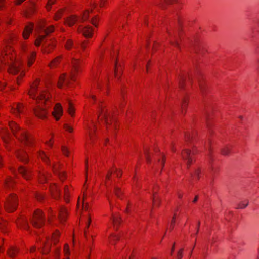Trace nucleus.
<instances>
[{"mask_svg":"<svg viewBox=\"0 0 259 259\" xmlns=\"http://www.w3.org/2000/svg\"><path fill=\"white\" fill-rule=\"evenodd\" d=\"M69 82V79H66L65 74H62L60 77L58 82V87L61 88L63 84H68Z\"/></svg>","mask_w":259,"mask_h":259,"instance_id":"obj_18","label":"nucleus"},{"mask_svg":"<svg viewBox=\"0 0 259 259\" xmlns=\"http://www.w3.org/2000/svg\"><path fill=\"white\" fill-rule=\"evenodd\" d=\"M80 46H81V49H82L83 50H84V49H85V47H86V46H85V45L84 42L82 43V44H81Z\"/></svg>","mask_w":259,"mask_h":259,"instance_id":"obj_64","label":"nucleus"},{"mask_svg":"<svg viewBox=\"0 0 259 259\" xmlns=\"http://www.w3.org/2000/svg\"><path fill=\"white\" fill-rule=\"evenodd\" d=\"M66 211L65 208H61L59 212L58 218L61 222L65 221L66 217Z\"/></svg>","mask_w":259,"mask_h":259,"instance_id":"obj_20","label":"nucleus"},{"mask_svg":"<svg viewBox=\"0 0 259 259\" xmlns=\"http://www.w3.org/2000/svg\"><path fill=\"white\" fill-rule=\"evenodd\" d=\"M38 31L39 34L35 43V45L37 46L40 45V43L47 35L54 31V26L52 25L48 27H46L45 24L42 22L39 25Z\"/></svg>","mask_w":259,"mask_h":259,"instance_id":"obj_1","label":"nucleus"},{"mask_svg":"<svg viewBox=\"0 0 259 259\" xmlns=\"http://www.w3.org/2000/svg\"><path fill=\"white\" fill-rule=\"evenodd\" d=\"M186 79V77L184 75H182L180 77V80H179V86L180 88L183 87V84L184 81Z\"/></svg>","mask_w":259,"mask_h":259,"instance_id":"obj_43","label":"nucleus"},{"mask_svg":"<svg viewBox=\"0 0 259 259\" xmlns=\"http://www.w3.org/2000/svg\"><path fill=\"white\" fill-rule=\"evenodd\" d=\"M33 28V26L31 24L26 26L23 32V36L25 39L28 38L29 34L32 32Z\"/></svg>","mask_w":259,"mask_h":259,"instance_id":"obj_15","label":"nucleus"},{"mask_svg":"<svg viewBox=\"0 0 259 259\" xmlns=\"http://www.w3.org/2000/svg\"><path fill=\"white\" fill-rule=\"evenodd\" d=\"M13 110V112L15 114L22 113L23 112V106L22 104H18Z\"/></svg>","mask_w":259,"mask_h":259,"instance_id":"obj_21","label":"nucleus"},{"mask_svg":"<svg viewBox=\"0 0 259 259\" xmlns=\"http://www.w3.org/2000/svg\"><path fill=\"white\" fill-rule=\"evenodd\" d=\"M17 156L18 158L24 163L28 162L27 155L25 152L21 151L18 152Z\"/></svg>","mask_w":259,"mask_h":259,"instance_id":"obj_16","label":"nucleus"},{"mask_svg":"<svg viewBox=\"0 0 259 259\" xmlns=\"http://www.w3.org/2000/svg\"><path fill=\"white\" fill-rule=\"evenodd\" d=\"M230 152V149L228 147H225L222 149L221 152L223 155H227Z\"/></svg>","mask_w":259,"mask_h":259,"instance_id":"obj_42","label":"nucleus"},{"mask_svg":"<svg viewBox=\"0 0 259 259\" xmlns=\"http://www.w3.org/2000/svg\"><path fill=\"white\" fill-rule=\"evenodd\" d=\"M199 87H200V90L202 92H203V84L202 82H201L200 81H199Z\"/></svg>","mask_w":259,"mask_h":259,"instance_id":"obj_60","label":"nucleus"},{"mask_svg":"<svg viewBox=\"0 0 259 259\" xmlns=\"http://www.w3.org/2000/svg\"><path fill=\"white\" fill-rule=\"evenodd\" d=\"M55 0H48V4L47 5V9L49 10L50 9L51 6L54 4Z\"/></svg>","mask_w":259,"mask_h":259,"instance_id":"obj_46","label":"nucleus"},{"mask_svg":"<svg viewBox=\"0 0 259 259\" xmlns=\"http://www.w3.org/2000/svg\"><path fill=\"white\" fill-rule=\"evenodd\" d=\"M63 110L61 105L57 103L54 107V111L52 114L57 120H58L60 117L62 115Z\"/></svg>","mask_w":259,"mask_h":259,"instance_id":"obj_10","label":"nucleus"},{"mask_svg":"<svg viewBox=\"0 0 259 259\" xmlns=\"http://www.w3.org/2000/svg\"><path fill=\"white\" fill-rule=\"evenodd\" d=\"M73 46V42L71 40L68 39L65 44V48L67 49H70Z\"/></svg>","mask_w":259,"mask_h":259,"instance_id":"obj_39","label":"nucleus"},{"mask_svg":"<svg viewBox=\"0 0 259 259\" xmlns=\"http://www.w3.org/2000/svg\"><path fill=\"white\" fill-rule=\"evenodd\" d=\"M164 161H165V159H164V156H162V158L161 160L160 159H158V162L160 163V164L162 166V167H163L164 166Z\"/></svg>","mask_w":259,"mask_h":259,"instance_id":"obj_51","label":"nucleus"},{"mask_svg":"<svg viewBox=\"0 0 259 259\" xmlns=\"http://www.w3.org/2000/svg\"><path fill=\"white\" fill-rule=\"evenodd\" d=\"M144 154L146 158V161L148 163L150 162V158L149 155L148 150L146 148L144 149Z\"/></svg>","mask_w":259,"mask_h":259,"instance_id":"obj_40","label":"nucleus"},{"mask_svg":"<svg viewBox=\"0 0 259 259\" xmlns=\"http://www.w3.org/2000/svg\"><path fill=\"white\" fill-rule=\"evenodd\" d=\"M78 31L82 33L83 35L86 37H91L92 35L93 30L92 28L89 26H87L84 27H80L78 28Z\"/></svg>","mask_w":259,"mask_h":259,"instance_id":"obj_12","label":"nucleus"},{"mask_svg":"<svg viewBox=\"0 0 259 259\" xmlns=\"http://www.w3.org/2000/svg\"><path fill=\"white\" fill-rule=\"evenodd\" d=\"M68 113L69 114H70L71 116H72L73 113L74 112V109L72 107L71 103L69 101L68 102Z\"/></svg>","mask_w":259,"mask_h":259,"instance_id":"obj_32","label":"nucleus"},{"mask_svg":"<svg viewBox=\"0 0 259 259\" xmlns=\"http://www.w3.org/2000/svg\"><path fill=\"white\" fill-rule=\"evenodd\" d=\"M51 191L53 196L55 198H59L60 196V190L57 186L53 185L50 187Z\"/></svg>","mask_w":259,"mask_h":259,"instance_id":"obj_14","label":"nucleus"},{"mask_svg":"<svg viewBox=\"0 0 259 259\" xmlns=\"http://www.w3.org/2000/svg\"><path fill=\"white\" fill-rule=\"evenodd\" d=\"M96 18H93V19H92V20H91V22H92V24H93L94 25H95V26H97V25H96Z\"/></svg>","mask_w":259,"mask_h":259,"instance_id":"obj_61","label":"nucleus"},{"mask_svg":"<svg viewBox=\"0 0 259 259\" xmlns=\"http://www.w3.org/2000/svg\"><path fill=\"white\" fill-rule=\"evenodd\" d=\"M46 179V177L44 174H42L40 176L39 180L41 182H43Z\"/></svg>","mask_w":259,"mask_h":259,"instance_id":"obj_54","label":"nucleus"},{"mask_svg":"<svg viewBox=\"0 0 259 259\" xmlns=\"http://www.w3.org/2000/svg\"><path fill=\"white\" fill-rule=\"evenodd\" d=\"M248 204V201L247 200H245L244 201L241 202L238 205L236 208L239 209H243L245 208Z\"/></svg>","mask_w":259,"mask_h":259,"instance_id":"obj_29","label":"nucleus"},{"mask_svg":"<svg viewBox=\"0 0 259 259\" xmlns=\"http://www.w3.org/2000/svg\"><path fill=\"white\" fill-rule=\"evenodd\" d=\"M120 237L116 235H114L112 237V241H117L119 239Z\"/></svg>","mask_w":259,"mask_h":259,"instance_id":"obj_53","label":"nucleus"},{"mask_svg":"<svg viewBox=\"0 0 259 259\" xmlns=\"http://www.w3.org/2000/svg\"><path fill=\"white\" fill-rule=\"evenodd\" d=\"M45 221V219L42 211L40 210H37L34 213L31 223L35 227L40 228L44 224Z\"/></svg>","mask_w":259,"mask_h":259,"instance_id":"obj_3","label":"nucleus"},{"mask_svg":"<svg viewBox=\"0 0 259 259\" xmlns=\"http://www.w3.org/2000/svg\"><path fill=\"white\" fill-rule=\"evenodd\" d=\"M112 174V172L111 171H109L108 174L106 176V179H110V178L111 177V175Z\"/></svg>","mask_w":259,"mask_h":259,"instance_id":"obj_62","label":"nucleus"},{"mask_svg":"<svg viewBox=\"0 0 259 259\" xmlns=\"http://www.w3.org/2000/svg\"><path fill=\"white\" fill-rule=\"evenodd\" d=\"M90 13L89 10H87L84 12V13L83 14L82 19L83 21H85L88 19L89 14Z\"/></svg>","mask_w":259,"mask_h":259,"instance_id":"obj_44","label":"nucleus"},{"mask_svg":"<svg viewBox=\"0 0 259 259\" xmlns=\"http://www.w3.org/2000/svg\"><path fill=\"white\" fill-rule=\"evenodd\" d=\"M114 192H115V195L118 197L120 198V195L122 193V192L120 190V188L117 187H115L114 188Z\"/></svg>","mask_w":259,"mask_h":259,"instance_id":"obj_41","label":"nucleus"},{"mask_svg":"<svg viewBox=\"0 0 259 259\" xmlns=\"http://www.w3.org/2000/svg\"><path fill=\"white\" fill-rule=\"evenodd\" d=\"M62 151L65 155L67 156H68V153H69V151L68 150L66 147H65V146H62Z\"/></svg>","mask_w":259,"mask_h":259,"instance_id":"obj_45","label":"nucleus"},{"mask_svg":"<svg viewBox=\"0 0 259 259\" xmlns=\"http://www.w3.org/2000/svg\"><path fill=\"white\" fill-rule=\"evenodd\" d=\"M5 86H6V83L5 82L2 83L0 85V89L1 90H3L5 88Z\"/></svg>","mask_w":259,"mask_h":259,"instance_id":"obj_63","label":"nucleus"},{"mask_svg":"<svg viewBox=\"0 0 259 259\" xmlns=\"http://www.w3.org/2000/svg\"><path fill=\"white\" fill-rule=\"evenodd\" d=\"M61 17V13L60 12H58L57 14H56L55 16V19L58 20Z\"/></svg>","mask_w":259,"mask_h":259,"instance_id":"obj_56","label":"nucleus"},{"mask_svg":"<svg viewBox=\"0 0 259 259\" xmlns=\"http://www.w3.org/2000/svg\"><path fill=\"white\" fill-rule=\"evenodd\" d=\"M21 140L27 146L32 144V138L31 136L25 131H21L20 133Z\"/></svg>","mask_w":259,"mask_h":259,"instance_id":"obj_9","label":"nucleus"},{"mask_svg":"<svg viewBox=\"0 0 259 259\" xmlns=\"http://www.w3.org/2000/svg\"><path fill=\"white\" fill-rule=\"evenodd\" d=\"M36 56V53L34 52H30L27 56L28 59V65L29 66H30L34 60L35 57Z\"/></svg>","mask_w":259,"mask_h":259,"instance_id":"obj_19","label":"nucleus"},{"mask_svg":"<svg viewBox=\"0 0 259 259\" xmlns=\"http://www.w3.org/2000/svg\"><path fill=\"white\" fill-rule=\"evenodd\" d=\"M38 83V81H36L31 85L29 91V95L32 98L36 99L37 100L39 99L43 101V102H45L47 100L45 96L41 93H40L39 94L36 93Z\"/></svg>","mask_w":259,"mask_h":259,"instance_id":"obj_4","label":"nucleus"},{"mask_svg":"<svg viewBox=\"0 0 259 259\" xmlns=\"http://www.w3.org/2000/svg\"><path fill=\"white\" fill-rule=\"evenodd\" d=\"M10 126L14 134L16 135V131L19 130L18 125L14 122H12L10 123Z\"/></svg>","mask_w":259,"mask_h":259,"instance_id":"obj_26","label":"nucleus"},{"mask_svg":"<svg viewBox=\"0 0 259 259\" xmlns=\"http://www.w3.org/2000/svg\"><path fill=\"white\" fill-rule=\"evenodd\" d=\"M183 249H180L177 254V258L178 259H181L183 257Z\"/></svg>","mask_w":259,"mask_h":259,"instance_id":"obj_47","label":"nucleus"},{"mask_svg":"<svg viewBox=\"0 0 259 259\" xmlns=\"http://www.w3.org/2000/svg\"><path fill=\"white\" fill-rule=\"evenodd\" d=\"M18 252L17 249L15 247H12L11 249L8 251V254L11 257H13L16 253Z\"/></svg>","mask_w":259,"mask_h":259,"instance_id":"obj_25","label":"nucleus"},{"mask_svg":"<svg viewBox=\"0 0 259 259\" xmlns=\"http://www.w3.org/2000/svg\"><path fill=\"white\" fill-rule=\"evenodd\" d=\"M77 21V18L75 16H70L68 17L65 22L69 25L72 26Z\"/></svg>","mask_w":259,"mask_h":259,"instance_id":"obj_22","label":"nucleus"},{"mask_svg":"<svg viewBox=\"0 0 259 259\" xmlns=\"http://www.w3.org/2000/svg\"><path fill=\"white\" fill-rule=\"evenodd\" d=\"M59 57H58L52 61V62L49 64L50 67L52 68L56 67L59 62Z\"/></svg>","mask_w":259,"mask_h":259,"instance_id":"obj_28","label":"nucleus"},{"mask_svg":"<svg viewBox=\"0 0 259 259\" xmlns=\"http://www.w3.org/2000/svg\"><path fill=\"white\" fill-rule=\"evenodd\" d=\"M36 198L39 201L41 200L44 198V196L42 194L40 193H37L36 194Z\"/></svg>","mask_w":259,"mask_h":259,"instance_id":"obj_49","label":"nucleus"},{"mask_svg":"<svg viewBox=\"0 0 259 259\" xmlns=\"http://www.w3.org/2000/svg\"><path fill=\"white\" fill-rule=\"evenodd\" d=\"M19 171L25 179L28 180L31 177V170L30 168L21 166Z\"/></svg>","mask_w":259,"mask_h":259,"instance_id":"obj_11","label":"nucleus"},{"mask_svg":"<svg viewBox=\"0 0 259 259\" xmlns=\"http://www.w3.org/2000/svg\"><path fill=\"white\" fill-rule=\"evenodd\" d=\"M64 128L65 129L66 131H67L69 132H72V128L71 127L69 126L67 124H65L64 125Z\"/></svg>","mask_w":259,"mask_h":259,"instance_id":"obj_48","label":"nucleus"},{"mask_svg":"<svg viewBox=\"0 0 259 259\" xmlns=\"http://www.w3.org/2000/svg\"><path fill=\"white\" fill-rule=\"evenodd\" d=\"M34 112L37 116L41 118H44L46 116L47 112L46 109L40 105H39L34 109Z\"/></svg>","mask_w":259,"mask_h":259,"instance_id":"obj_13","label":"nucleus"},{"mask_svg":"<svg viewBox=\"0 0 259 259\" xmlns=\"http://www.w3.org/2000/svg\"><path fill=\"white\" fill-rule=\"evenodd\" d=\"M18 223L22 225L26 229L28 228L27 220L24 217L20 218L19 220Z\"/></svg>","mask_w":259,"mask_h":259,"instance_id":"obj_23","label":"nucleus"},{"mask_svg":"<svg viewBox=\"0 0 259 259\" xmlns=\"http://www.w3.org/2000/svg\"><path fill=\"white\" fill-rule=\"evenodd\" d=\"M158 2L157 3L158 5H160V6L162 8H164L165 4H168L172 3L175 0H158Z\"/></svg>","mask_w":259,"mask_h":259,"instance_id":"obj_24","label":"nucleus"},{"mask_svg":"<svg viewBox=\"0 0 259 259\" xmlns=\"http://www.w3.org/2000/svg\"><path fill=\"white\" fill-rule=\"evenodd\" d=\"M95 132V129H92L91 128H89V136L90 137V139L92 140L93 138V133Z\"/></svg>","mask_w":259,"mask_h":259,"instance_id":"obj_50","label":"nucleus"},{"mask_svg":"<svg viewBox=\"0 0 259 259\" xmlns=\"http://www.w3.org/2000/svg\"><path fill=\"white\" fill-rule=\"evenodd\" d=\"M5 183H6V186L8 188H10V187H12L14 182L13 180L11 178H9L6 180Z\"/></svg>","mask_w":259,"mask_h":259,"instance_id":"obj_31","label":"nucleus"},{"mask_svg":"<svg viewBox=\"0 0 259 259\" xmlns=\"http://www.w3.org/2000/svg\"><path fill=\"white\" fill-rule=\"evenodd\" d=\"M39 156L45 162H48L49 159L47 155L43 152H41L39 153Z\"/></svg>","mask_w":259,"mask_h":259,"instance_id":"obj_35","label":"nucleus"},{"mask_svg":"<svg viewBox=\"0 0 259 259\" xmlns=\"http://www.w3.org/2000/svg\"><path fill=\"white\" fill-rule=\"evenodd\" d=\"M115 75L116 77H118V69H117V62H115Z\"/></svg>","mask_w":259,"mask_h":259,"instance_id":"obj_55","label":"nucleus"},{"mask_svg":"<svg viewBox=\"0 0 259 259\" xmlns=\"http://www.w3.org/2000/svg\"><path fill=\"white\" fill-rule=\"evenodd\" d=\"M5 51L4 52H2L1 55H0V60L1 61V62L3 64H6V61H5V56H6V57L7 58H8V56H7V54H5Z\"/></svg>","mask_w":259,"mask_h":259,"instance_id":"obj_36","label":"nucleus"},{"mask_svg":"<svg viewBox=\"0 0 259 259\" xmlns=\"http://www.w3.org/2000/svg\"><path fill=\"white\" fill-rule=\"evenodd\" d=\"M72 70L69 76V79L74 80L75 74L79 71L80 60L73 59L72 61Z\"/></svg>","mask_w":259,"mask_h":259,"instance_id":"obj_7","label":"nucleus"},{"mask_svg":"<svg viewBox=\"0 0 259 259\" xmlns=\"http://www.w3.org/2000/svg\"><path fill=\"white\" fill-rule=\"evenodd\" d=\"M6 210L8 212H12L16 209L17 198L13 195H11L4 203Z\"/></svg>","mask_w":259,"mask_h":259,"instance_id":"obj_2","label":"nucleus"},{"mask_svg":"<svg viewBox=\"0 0 259 259\" xmlns=\"http://www.w3.org/2000/svg\"><path fill=\"white\" fill-rule=\"evenodd\" d=\"M195 153L194 151L191 152L189 149H185L183 150L181 153V156L184 160H185L188 166L189 167L192 162L193 157L192 155Z\"/></svg>","mask_w":259,"mask_h":259,"instance_id":"obj_6","label":"nucleus"},{"mask_svg":"<svg viewBox=\"0 0 259 259\" xmlns=\"http://www.w3.org/2000/svg\"><path fill=\"white\" fill-rule=\"evenodd\" d=\"M2 137L4 141L7 142L10 138L9 133L7 131H4V135H3Z\"/></svg>","mask_w":259,"mask_h":259,"instance_id":"obj_37","label":"nucleus"},{"mask_svg":"<svg viewBox=\"0 0 259 259\" xmlns=\"http://www.w3.org/2000/svg\"><path fill=\"white\" fill-rule=\"evenodd\" d=\"M11 63L9 66V71L10 73L16 74L20 72V76L24 75V73L20 69V66L21 63L19 61H13V59L11 58Z\"/></svg>","mask_w":259,"mask_h":259,"instance_id":"obj_5","label":"nucleus"},{"mask_svg":"<svg viewBox=\"0 0 259 259\" xmlns=\"http://www.w3.org/2000/svg\"><path fill=\"white\" fill-rule=\"evenodd\" d=\"M200 171L199 169H197L195 171V176L196 177H197L198 179H199V174H200Z\"/></svg>","mask_w":259,"mask_h":259,"instance_id":"obj_58","label":"nucleus"},{"mask_svg":"<svg viewBox=\"0 0 259 259\" xmlns=\"http://www.w3.org/2000/svg\"><path fill=\"white\" fill-rule=\"evenodd\" d=\"M186 104V100L185 99H184L183 100V104L182 105V111L184 110Z\"/></svg>","mask_w":259,"mask_h":259,"instance_id":"obj_57","label":"nucleus"},{"mask_svg":"<svg viewBox=\"0 0 259 259\" xmlns=\"http://www.w3.org/2000/svg\"><path fill=\"white\" fill-rule=\"evenodd\" d=\"M64 251L65 255L66 256L65 259H69L68 255L69 253V247L67 244L65 245L64 248Z\"/></svg>","mask_w":259,"mask_h":259,"instance_id":"obj_38","label":"nucleus"},{"mask_svg":"<svg viewBox=\"0 0 259 259\" xmlns=\"http://www.w3.org/2000/svg\"><path fill=\"white\" fill-rule=\"evenodd\" d=\"M58 175L59 176L60 179L62 180H63L65 177V174L63 171H60L58 173Z\"/></svg>","mask_w":259,"mask_h":259,"instance_id":"obj_52","label":"nucleus"},{"mask_svg":"<svg viewBox=\"0 0 259 259\" xmlns=\"http://www.w3.org/2000/svg\"><path fill=\"white\" fill-rule=\"evenodd\" d=\"M155 194L156 192L153 193V202L155 205H157V206H159L160 205V200L156 197V196H155Z\"/></svg>","mask_w":259,"mask_h":259,"instance_id":"obj_34","label":"nucleus"},{"mask_svg":"<svg viewBox=\"0 0 259 259\" xmlns=\"http://www.w3.org/2000/svg\"><path fill=\"white\" fill-rule=\"evenodd\" d=\"M68 188L67 186H65L64 188V198L66 202H68Z\"/></svg>","mask_w":259,"mask_h":259,"instance_id":"obj_30","label":"nucleus"},{"mask_svg":"<svg viewBox=\"0 0 259 259\" xmlns=\"http://www.w3.org/2000/svg\"><path fill=\"white\" fill-rule=\"evenodd\" d=\"M112 220L114 228L117 230V227L121 222V217L119 215H113Z\"/></svg>","mask_w":259,"mask_h":259,"instance_id":"obj_17","label":"nucleus"},{"mask_svg":"<svg viewBox=\"0 0 259 259\" xmlns=\"http://www.w3.org/2000/svg\"><path fill=\"white\" fill-rule=\"evenodd\" d=\"M59 235V233L58 232H56L53 234L52 241L53 242L54 244L56 243L58 241V237Z\"/></svg>","mask_w":259,"mask_h":259,"instance_id":"obj_33","label":"nucleus"},{"mask_svg":"<svg viewBox=\"0 0 259 259\" xmlns=\"http://www.w3.org/2000/svg\"><path fill=\"white\" fill-rule=\"evenodd\" d=\"M175 41L174 42H171V44H172L173 45H175L176 46H178V40L176 39V36H175Z\"/></svg>","mask_w":259,"mask_h":259,"instance_id":"obj_59","label":"nucleus"},{"mask_svg":"<svg viewBox=\"0 0 259 259\" xmlns=\"http://www.w3.org/2000/svg\"><path fill=\"white\" fill-rule=\"evenodd\" d=\"M104 118L105 122L106 123L107 128L108 131L110 130V126L111 125L113 122H115V120L112 118V117L108 114L106 111H105L103 109H101V113Z\"/></svg>","mask_w":259,"mask_h":259,"instance_id":"obj_8","label":"nucleus"},{"mask_svg":"<svg viewBox=\"0 0 259 259\" xmlns=\"http://www.w3.org/2000/svg\"><path fill=\"white\" fill-rule=\"evenodd\" d=\"M50 46H53V45L47 44L46 43H44L42 45V51L44 53H49L50 52V49L49 48Z\"/></svg>","mask_w":259,"mask_h":259,"instance_id":"obj_27","label":"nucleus"}]
</instances>
